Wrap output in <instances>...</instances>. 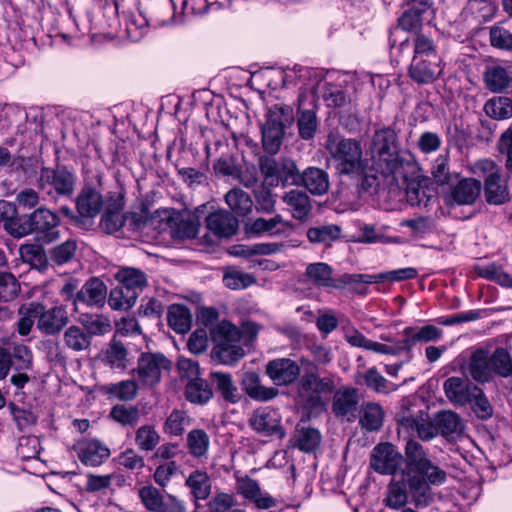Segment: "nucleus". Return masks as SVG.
<instances>
[{"mask_svg": "<svg viewBox=\"0 0 512 512\" xmlns=\"http://www.w3.org/2000/svg\"><path fill=\"white\" fill-rule=\"evenodd\" d=\"M31 313L36 317L37 329L47 336L59 334L69 322L67 309L63 305L46 309L42 304L32 302Z\"/></svg>", "mask_w": 512, "mask_h": 512, "instance_id": "8", "label": "nucleus"}, {"mask_svg": "<svg viewBox=\"0 0 512 512\" xmlns=\"http://www.w3.org/2000/svg\"><path fill=\"white\" fill-rule=\"evenodd\" d=\"M413 57L419 59L442 60L433 40L424 34H418L413 39Z\"/></svg>", "mask_w": 512, "mask_h": 512, "instance_id": "53", "label": "nucleus"}, {"mask_svg": "<svg viewBox=\"0 0 512 512\" xmlns=\"http://www.w3.org/2000/svg\"><path fill=\"white\" fill-rule=\"evenodd\" d=\"M115 278L120 283L121 287L133 290L138 295L147 285L145 273L133 267L120 268L115 273Z\"/></svg>", "mask_w": 512, "mask_h": 512, "instance_id": "38", "label": "nucleus"}, {"mask_svg": "<svg viewBox=\"0 0 512 512\" xmlns=\"http://www.w3.org/2000/svg\"><path fill=\"white\" fill-rule=\"evenodd\" d=\"M449 187L450 190L445 194L444 200L450 206L474 204L482 189L481 182L475 178H458Z\"/></svg>", "mask_w": 512, "mask_h": 512, "instance_id": "11", "label": "nucleus"}, {"mask_svg": "<svg viewBox=\"0 0 512 512\" xmlns=\"http://www.w3.org/2000/svg\"><path fill=\"white\" fill-rule=\"evenodd\" d=\"M170 367V362L162 354L146 353L138 359L134 370L142 387H153L160 382L162 370Z\"/></svg>", "mask_w": 512, "mask_h": 512, "instance_id": "9", "label": "nucleus"}, {"mask_svg": "<svg viewBox=\"0 0 512 512\" xmlns=\"http://www.w3.org/2000/svg\"><path fill=\"white\" fill-rule=\"evenodd\" d=\"M283 202L293 210V217L304 220L310 214L312 206L306 192L298 189H291L283 196Z\"/></svg>", "mask_w": 512, "mask_h": 512, "instance_id": "33", "label": "nucleus"}, {"mask_svg": "<svg viewBox=\"0 0 512 512\" xmlns=\"http://www.w3.org/2000/svg\"><path fill=\"white\" fill-rule=\"evenodd\" d=\"M431 176L438 186H450L459 178V173L450 170V154L448 151L439 154L431 164Z\"/></svg>", "mask_w": 512, "mask_h": 512, "instance_id": "29", "label": "nucleus"}, {"mask_svg": "<svg viewBox=\"0 0 512 512\" xmlns=\"http://www.w3.org/2000/svg\"><path fill=\"white\" fill-rule=\"evenodd\" d=\"M486 87L494 93H499L507 89L512 81V77L506 68L500 65L488 66L484 73Z\"/></svg>", "mask_w": 512, "mask_h": 512, "instance_id": "42", "label": "nucleus"}, {"mask_svg": "<svg viewBox=\"0 0 512 512\" xmlns=\"http://www.w3.org/2000/svg\"><path fill=\"white\" fill-rule=\"evenodd\" d=\"M19 255L24 263L39 271L45 270L48 266V258L45 250L38 244H23L19 248Z\"/></svg>", "mask_w": 512, "mask_h": 512, "instance_id": "45", "label": "nucleus"}, {"mask_svg": "<svg viewBox=\"0 0 512 512\" xmlns=\"http://www.w3.org/2000/svg\"><path fill=\"white\" fill-rule=\"evenodd\" d=\"M191 418L185 411L173 410L167 417L163 430L166 434L172 436H181L185 430L190 426Z\"/></svg>", "mask_w": 512, "mask_h": 512, "instance_id": "54", "label": "nucleus"}, {"mask_svg": "<svg viewBox=\"0 0 512 512\" xmlns=\"http://www.w3.org/2000/svg\"><path fill=\"white\" fill-rule=\"evenodd\" d=\"M138 296L133 290L119 285L111 289L108 304L113 310H128L135 305Z\"/></svg>", "mask_w": 512, "mask_h": 512, "instance_id": "49", "label": "nucleus"}, {"mask_svg": "<svg viewBox=\"0 0 512 512\" xmlns=\"http://www.w3.org/2000/svg\"><path fill=\"white\" fill-rule=\"evenodd\" d=\"M478 388L469 379L452 376L445 380L443 390L447 399L454 405L465 406L471 403V397Z\"/></svg>", "mask_w": 512, "mask_h": 512, "instance_id": "15", "label": "nucleus"}, {"mask_svg": "<svg viewBox=\"0 0 512 512\" xmlns=\"http://www.w3.org/2000/svg\"><path fill=\"white\" fill-rule=\"evenodd\" d=\"M499 154L504 157L507 176L512 174V124L505 130L498 141Z\"/></svg>", "mask_w": 512, "mask_h": 512, "instance_id": "64", "label": "nucleus"}, {"mask_svg": "<svg viewBox=\"0 0 512 512\" xmlns=\"http://www.w3.org/2000/svg\"><path fill=\"white\" fill-rule=\"evenodd\" d=\"M359 400L356 388L343 387L334 394L332 411L336 416L346 417L348 421H352L356 418Z\"/></svg>", "mask_w": 512, "mask_h": 512, "instance_id": "18", "label": "nucleus"}, {"mask_svg": "<svg viewBox=\"0 0 512 512\" xmlns=\"http://www.w3.org/2000/svg\"><path fill=\"white\" fill-rule=\"evenodd\" d=\"M472 410L479 419L487 420L493 415V407L482 388L478 386L471 397Z\"/></svg>", "mask_w": 512, "mask_h": 512, "instance_id": "63", "label": "nucleus"}, {"mask_svg": "<svg viewBox=\"0 0 512 512\" xmlns=\"http://www.w3.org/2000/svg\"><path fill=\"white\" fill-rule=\"evenodd\" d=\"M420 172V168L419 171H412V173L415 174V178L407 185L406 195L411 205H427L429 200L424 189L429 182V178L422 175Z\"/></svg>", "mask_w": 512, "mask_h": 512, "instance_id": "47", "label": "nucleus"}, {"mask_svg": "<svg viewBox=\"0 0 512 512\" xmlns=\"http://www.w3.org/2000/svg\"><path fill=\"white\" fill-rule=\"evenodd\" d=\"M340 236V228L334 224L312 227L307 231V238L312 243H328Z\"/></svg>", "mask_w": 512, "mask_h": 512, "instance_id": "60", "label": "nucleus"}, {"mask_svg": "<svg viewBox=\"0 0 512 512\" xmlns=\"http://www.w3.org/2000/svg\"><path fill=\"white\" fill-rule=\"evenodd\" d=\"M206 226L217 237H231L238 229L237 219L226 210H217L206 217Z\"/></svg>", "mask_w": 512, "mask_h": 512, "instance_id": "22", "label": "nucleus"}, {"mask_svg": "<svg viewBox=\"0 0 512 512\" xmlns=\"http://www.w3.org/2000/svg\"><path fill=\"white\" fill-rule=\"evenodd\" d=\"M403 347L410 351L418 342H432L442 338L443 331L434 325L407 327L403 330Z\"/></svg>", "mask_w": 512, "mask_h": 512, "instance_id": "26", "label": "nucleus"}, {"mask_svg": "<svg viewBox=\"0 0 512 512\" xmlns=\"http://www.w3.org/2000/svg\"><path fill=\"white\" fill-rule=\"evenodd\" d=\"M210 336L215 345L240 341L238 328L227 321L219 322L210 328Z\"/></svg>", "mask_w": 512, "mask_h": 512, "instance_id": "52", "label": "nucleus"}, {"mask_svg": "<svg viewBox=\"0 0 512 512\" xmlns=\"http://www.w3.org/2000/svg\"><path fill=\"white\" fill-rule=\"evenodd\" d=\"M355 382L364 384L377 393H389L396 390V387L382 376L375 367L369 368L364 373H358Z\"/></svg>", "mask_w": 512, "mask_h": 512, "instance_id": "40", "label": "nucleus"}, {"mask_svg": "<svg viewBox=\"0 0 512 512\" xmlns=\"http://www.w3.org/2000/svg\"><path fill=\"white\" fill-rule=\"evenodd\" d=\"M371 169L384 176H392L405 166L411 171H419V165L414 160L403 158L399 151L370 154Z\"/></svg>", "mask_w": 512, "mask_h": 512, "instance_id": "12", "label": "nucleus"}, {"mask_svg": "<svg viewBox=\"0 0 512 512\" xmlns=\"http://www.w3.org/2000/svg\"><path fill=\"white\" fill-rule=\"evenodd\" d=\"M210 376L223 400L231 404L238 403L241 400V393L229 373L214 371Z\"/></svg>", "mask_w": 512, "mask_h": 512, "instance_id": "32", "label": "nucleus"}, {"mask_svg": "<svg viewBox=\"0 0 512 512\" xmlns=\"http://www.w3.org/2000/svg\"><path fill=\"white\" fill-rule=\"evenodd\" d=\"M404 452L405 466L402 469V478L408 486L415 506L426 507L434 499L431 486L442 485L447 479V474L430 460L423 446L416 440L409 439Z\"/></svg>", "mask_w": 512, "mask_h": 512, "instance_id": "1", "label": "nucleus"}, {"mask_svg": "<svg viewBox=\"0 0 512 512\" xmlns=\"http://www.w3.org/2000/svg\"><path fill=\"white\" fill-rule=\"evenodd\" d=\"M224 199L230 210L238 216H246L252 211V198L249 193L241 188L230 189L225 194Z\"/></svg>", "mask_w": 512, "mask_h": 512, "instance_id": "41", "label": "nucleus"}, {"mask_svg": "<svg viewBox=\"0 0 512 512\" xmlns=\"http://www.w3.org/2000/svg\"><path fill=\"white\" fill-rule=\"evenodd\" d=\"M442 60L412 58L408 68L409 77L419 85L433 83L442 73Z\"/></svg>", "mask_w": 512, "mask_h": 512, "instance_id": "17", "label": "nucleus"}, {"mask_svg": "<svg viewBox=\"0 0 512 512\" xmlns=\"http://www.w3.org/2000/svg\"><path fill=\"white\" fill-rule=\"evenodd\" d=\"M493 376L508 379L509 389L512 391V355L504 347H497L491 353Z\"/></svg>", "mask_w": 512, "mask_h": 512, "instance_id": "35", "label": "nucleus"}, {"mask_svg": "<svg viewBox=\"0 0 512 512\" xmlns=\"http://www.w3.org/2000/svg\"><path fill=\"white\" fill-rule=\"evenodd\" d=\"M467 370L470 377L479 384H486L492 381L493 371L491 354L484 348H477L471 352L467 363Z\"/></svg>", "mask_w": 512, "mask_h": 512, "instance_id": "16", "label": "nucleus"}, {"mask_svg": "<svg viewBox=\"0 0 512 512\" xmlns=\"http://www.w3.org/2000/svg\"><path fill=\"white\" fill-rule=\"evenodd\" d=\"M212 396V388L205 380L197 378L187 382L185 397L189 402L202 405L207 403Z\"/></svg>", "mask_w": 512, "mask_h": 512, "instance_id": "48", "label": "nucleus"}, {"mask_svg": "<svg viewBox=\"0 0 512 512\" xmlns=\"http://www.w3.org/2000/svg\"><path fill=\"white\" fill-rule=\"evenodd\" d=\"M186 444L189 453L198 459L207 458L210 437L203 429H193L187 434Z\"/></svg>", "mask_w": 512, "mask_h": 512, "instance_id": "46", "label": "nucleus"}, {"mask_svg": "<svg viewBox=\"0 0 512 512\" xmlns=\"http://www.w3.org/2000/svg\"><path fill=\"white\" fill-rule=\"evenodd\" d=\"M484 196L490 205H502L510 200V192L507 182L501 175L486 176L484 179Z\"/></svg>", "mask_w": 512, "mask_h": 512, "instance_id": "28", "label": "nucleus"}, {"mask_svg": "<svg viewBox=\"0 0 512 512\" xmlns=\"http://www.w3.org/2000/svg\"><path fill=\"white\" fill-rule=\"evenodd\" d=\"M213 354L219 361L226 365H231L244 356V350L239 345V342H228L225 344L215 345Z\"/></svg>", "mask_w": 512, "mask_h": 512, "instance_id": "57", "label": "nucleus"}, {"mask_svg": "<svg viewBox=\"0 0 512 512\" xmlns=\"http://www.w3.org/2000/svg\"><path fill=\"white\" fill-rule=\"evenodd\" d=\"M265 372L276 386H288L299 378L301 369L290 358H276L266 364Z\"/></svg>", "mask_w": 512, "mask_h": 512, "instance_id": "13", "label": "nucleus"}, {"mask_svg": "<svg viewBox=\"0 0 512 512\" xmlns=\"http://www.w3.org/2000/svg\"><path fill=\"white\" fill-rule=\"evenodd\" d=\"M160 441L161 436L153 425L140 426L135 432V443L141 451L155 450Z\"/></svg>", "mask_w": 512, "mask_h": 512, "instance_id": "51", "label": "nucleus"}, {"mask_svg": "<svg viewBox=\"0 0 512 512\" xmlns=\"http://www.w3.org/2000/svg\"><path fill=\"white\" fill-rule=\"evenodd\" d=\"M399 151L398 137L394 129L384 127L374 132L369 144V153H386Z\"/></svg>", "mask_w": 512, "mask_h": 512, "instance_id": "31", "label": "nucleus"}, {"mask_svg": "<svg viewBox=\"0 0 512 512\" xmlns=\"http://www.w3.org/2000/svg\"><path fill=\"white\" fill-rule=\"evenodd\" d=\"M487 116L503 120L512 116V102L507 97H496L488 100L484 105Z\"/></svg>", "mask_w": 512, "mask_h": 512, "instance_id": "55", "label": "nucleus"}, {"mask_svg": "<svg viewBox=\"0 0 512 512\" xmlns=\"http://www.w3.org/2000/svg\"><path fill=\"white\" fill-rule=\"evenodd\" d=\"M385 412L383 408L374 402L365 403L360 411L359 423L369 432H375L383 426Z\"/></svg>", "mask_w": 512, "mask_h": 512, "instance_id": "34", "label": "nucleus"}, {"mask_svg": "<svg viewBox=\"0 0 512 512\" xmlns=\"http://www.w3.org/2000/svg\"><path fill=\"white\" fill-rule=\"evenodd\" d=\"M103 362L113 370L124 371L128 367V351L124 344L118 340H112L104 352Z\"/></svg>", "mask_w": 512, "mask_h": 512, "instance_id": "43", "label": "nucleus"}, {"mask_svg": "<svg viewBox=\"0 0 512 512\" xmlns=\"http://www.w3.org/2000/svg\"><path fill=\"white\" fill-rule=\"evenodd\" d=\"M236 488L239 494L253 502L258 509H268L276 505V500L263 492L257 481L248 476L238 478Z\"/></svg>", "mask_w": 512, "mask_h": 512, "instance_id": "19", "label": "nucleus"}, {"mask_svg": "<svg viewBox=\"0 0 512 512\" xmlns=\"http://www.w3.org/2000/svg\"><path fill=\"white\" fill-rule=\"evenodd\" d=\"M403 456L388 442L377 444L370 456V467L382 475H394L402 464Z\"/></svg>", "mask_w": 512, "mask_h": 512, "instance_id": "10", "label": "nucleus"}, {"mask_svg": "<svg viewBox=\"0 0 512 512\" xmlns=\"http://www.w3.org/2000/svg\"><path fill=\"white\" fill-rule=\"evenodd\" d=\"M77 181L76 174L66 166L56 168L43 167L40 171L37 186L52 199L71 197Z\"/></svg>", "mask_w": 512, "mask_h": 512, "instance_id": "4", "label": "nucleus"}, {"mask_svg": "<svg viewBox=\"0 0 512 512\" xmlns=\"http://www.w3.org/2000/svg\"><path fill=\"white\" fill-rule=\"evenodd\" d=\"M301 184L313 195L322 196L329 190L328 173L318 167L306 168L300 176Z\"/></svg>", "mask_w": 512, "mask_h": 512, "instance_id": "27", "label": "nucleus"}, {"mask_svg": "<svg viewBox=\"0 0 512 512\" xmlns=\"http://www.w3.org/2000/svg\"><path fill=\"white\" fill-rule=\"evenodd\" d=\"M321 442V434L317 429L306 427L298 430L296 446L303 452L310 453L318 448Z\"/></svg>", "mask_w": 512, "mask_h": 512, "instance_id": "59", "label": "nucleus"}, {"mask_svg": "<svg viewBox=\"0 0 512 512\" xmlns=\"http://www.w3.org/2000/svg\"><path fill=\"white\" fill-rule=\"evenodd\" d=\"M107 298V287L105 283L97 277H92L76 293L75 304L77 302L86 304L90 307H103Z\"/></svg>", "mask_w": 512, "mask_h": 512, "instance_id": "21", "label": "nucleus"}, {"mask_svg": "<svg viewBox=\"0 0 512 512\" xmlns=\"http://www.w3.org/2000/svg\"><path fill=\"white\" fill-rule=\"evenodd\" d=\"M297 126L302 139H312L318 126L316 113L312 110L302 111L298 117Z\"/></svg>", "mask_w": 512, "mask_h": 512, "instance_id": "62", "label": "nucleus"}, {"mask_svg": "<svg viewBox=\"0 0 512 512\" xmlns=\"http://www.w3.org/2000/svg\"><path fill=\"white\" fill-rule=\"evenodd\" d=\"M168 324L178 334L187 333L192 326V314L190 310L181 304H173L167 313Z\"/></svg>", "mask_w": 512, "mask_h": 512, "instance_id": "37", "label": "nucleus"}, {"mask_svg": "<svg viewBox=\"0 0 512 512\" xmlns=\"http://www.w3.org/2000/svg\"><path fill=\"white\" fill-rule=\"evenodd\" d=\"M409 399L401 401L400 410L397 412L398 424L406 429L415 431L423 441H430L438 435L437 425L431 420L428 413L423 410L411 409Z\"/></svg>", "mask_w": 512, "mask_h": 512, "instance_id": "5", "label": "nucleus"}, {"mask_svg": "<svg viewBox=\"0 0 512 512\" xmlns=\"http://www.w3.org/2000/svg\"><path fill=\"white\" fill-rule=\"evenodd\" d=\"M76 209L81 217L94 218L103 207V197L94 187L84 186L76 197Z\"/></svg>", "mask_w": 512, "mask_h": 512, "instance_id": "23", "label": "nucleus"}, {"mask_svg": "<svg viewBox=\"0 0 512 512\" xmlns=\"http://www.w3.org/2000/svg\"><path fill=\"white\" fill-rule=\"evenodd\" d=\"M248 423L255 432L264 437L276 435L282 438L284 436L280 425V416L276 410L270 407L256 409L250 416Z\"/></svg>", "mask_w": 512, "mask_h": 512, "instance_id": "14", "label": "nucleus"}, {"mask_svg": "<svg viewBox=\"0 0 512 512\" xmlns=\"http://www.w3.org/2000/svg\"><path fill=\"white\" fill-rule=\"evenodd\" d=\"M140 384L134 380H123L118 383L110 384L107 392L122 401H129L136 397L138 386Z\"/></svg>", "mask_w": 512, "mask_h": 512, "instance_id": "61", "label": "nucleus"}, {"mask_svg": "<svg viewBox=\"0 0 512 512\" xmlns=\"http://www.w3.org/2000/svg\"><path fill=\"white\" fill-rule=\"evenodd\" d=\"M64 346L73 352L87 351L91 346L90 334L86 333L85 329L77 326L70 325L63 333Z\"/></svg>", "mask_w": 512, "mask_h": 512, "instance_id": "39", "label": "nucleus"}, {"mask_svg": "<svg viewBox=\"0 0 512 512\" xmlns=\"http://www.w3.org/2000/svg\"><path fill=\"white\" fill-rule=\"evenodd\" d=\"M241 384L245 393L256 401L267 402L279 394L277 388L262 385L260 376L256 372L244 373Z\"/></svg>", "mask_w": 512, "mask_h": 512, "instance_id": "25", "label": "nucleus"}, {"mask_svg": "<svg viewBox=\"0 0 512 512\" xmlns=\"http://www.w3.org/2000/svg\"><path fill=\"white\" fill-rule=\"evenodd\" d=\"M74 449L86 466H99L110 456V449L97 439L82 441Z\"/></svg>", "mask_w": 512, "mask_h": 512, "instance_id": "20", "label": "nucleus"}, {"mask_svg": "<svg viewBox=\"0 0 512 512\" xmlns=\"http://www.w3.org/2000/svg\"><path fill=\"white\" fill-rule=\"evenodd\" d=\"M434 422L438 434L447 440H455L464 433L465 424L461 417L452 410H443L435 414Z\"/></svg>", "mask_w": 512, "mask_h": 512, "instance_id": "24", "label": "nucleus"}, {"mask_svg": "<svg viewBox=\"0 0 512 512\" xmlns=\"http://www.w3.org/2000/svg\"><path fill=\"white\" fill-rule=\"evenodd\" d=\"M407 488L408 486L403 479L402 481H392L387 487L384 499L385 505L391 509L404 507L408 501Z\"/></svg>", "mask_w": 512, "mask_h": 512, "instance_id": "50", "label": "nucleus"}, {"mask_svg": "<svg viewBox=\"0 0 512 512\" xmlns=\"http://www.w3.org/2000/svg\"><path fill=\"white\" fill-rule=\"evenodd\" d=\"M190 493L197 500H205L211 493V481L205 471L195 470L189 474L185 481Z\"/></svg>", "mask_w": 512, "mask_h": 512, "instance_id": "44", "label": "nucleus"}, {"mask_svg": "<svg viewBox=\"0 0 512 512\" xmlns=\"http://www.w3.org/2000/svg\"><path fill=\"white\" fill-rule=\"evenodd\" d=\"M288 227V222L280 214H276L270 219L258 217L246 224L247 232L253 235H262L264 233L271 235L282 234Z\"/></svg>", "mask_w": 512, "mask_h": 512, "instance_id": "30", "label": "nucleus"}, {"mask_svg": "<svg viewBox=\"0 0 512 512\" xmlns=\"http://www.w3.org/2000/svg\"><path fill=\"white\" fill-rule=\"evenodd\" d=\"M138 497L148 512H158L165 499L160 490L151 484L139 488Z\"/></svg>", "mask_w": 512, "mask_h": 512, "instance_id": "58", "label": "nucleus"}, {"mask_svg": "<svg viewBox=\"0 0 512 512\" xmlns=\"http://www.w3.org/2000/svg\"><path fill=\"white\" fill-rule=\"evenodd\" d=\"M476 273L478 276L494 281L503 287H512V277L507 272H505L500 266L494 263L483 266H477Z\"/></svg>", "mask_w": 512, "mask_h": 512, "instance_id": "56", "label": "nucleus"}, {"mask_svg": "<svg viewBox=\"0 0 512 512\" xmlns=\"http://www.w3.org/2000/svg\"><path fill=\"white\" fill-rule=\"evenodd\" d=\"M329 160L337 174L355 178L369 167L364 155L362 142L357 138L345 137L339 132H330L324 145Z\"/></svg>", "mask_w": 512, "mask_h": 512, "instance_id": "2", "label": "nucleus"}, {"mask_svg": "<svg viewBox=\"0 0 512 512\" xmlns=\"http://www.w3.org/2000/svg\"><path fill=\"white\" fill-rule=\"evenodd\" d=\"M332 268L324 262L311 263L306 268V276L320 287L339 288L340 283L332 277Z\"/></svg>", "mask_w": 512, "mask_h": 512, "instance_id": "36", "label": "nucleus"}, {"mask_svg": "<svg viewBox=\"0 0 512 512\" xmlns=\"http://www.w3.org/2000/svg\"><path fill=\"white\" fill-rule=\"evenodd\" d=\"M58 215L46 207H39L19 221L6 223V230L14 237L35 234L37 239L51 243L59 238Z\"/></svg>", "mask_w": 512, "mask_h": 512, "instance_id": "3", "label": "nucleus"}, {"mask_svg": "<svg viewBox=\"0 0 512 512\" xmlns=\"http://www.w3.org/2000/svg\"><path fill=\"white\" fill-rule=\"evenodd\" d=\"M334 382L329 377H320L315 372H305L297 385V394L301 402L315 408L322 404V396L329 395L334 390Z\"/></svg>", "mask_w": 512, "mask_h": 512, "instance_id": "6", "label": "nucleus"}, {"mask_svg": "<svg viewBox=\"0 0 512 512\" xmlns=\"http://www.w3.org/2000/svg\"><path fill=\"white\" fill-rule=\"evenodd\" d=\"M289 106L273 105L269 111L268 118L262 126V144L264 150L269 154H276L282 144L284 136V124L281 116L290 117Z\"/></svg>", "mask_w": 512, "mask_h": 512, "instance_id": "7", "label": "nucleus"}]
</instances>
